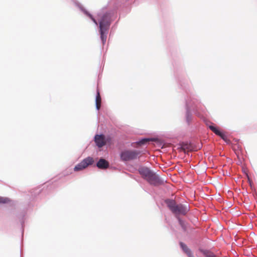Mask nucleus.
<instances>
[{"label": "nucleus", "instance_id": "1", "mask_svg": "<svg viewBox=\"0 0 257 257\" xmlns=\"http://www.w3.org/2000/svg\"><path fill=\"white\" fill-rule=\"evenodd\" d=\"M109 24V15L108 13L104 14L101 17L99 22L100 38L103 44L105 43L106 40L107 30Z\"/></svg>", "mask_w": 257, "mask_h": 257}, {"label": "nucleus", "instance_id": "2", "mask_svg": "<svg viewBox=\"0 0 257 257\" xmlns=\"http://www.w3.org/2000/svg\"><path fill=\"white\" fill-rule=\"evenodd\" d=\"M166 203L170 210L175 214L185 215L187 212V209L182 204H177L173 200L168 199Z\"/></svg>", "mask_w": 257, "mask_h": 257}, {"label": "nucleus", "instance_id": "3", "mask_svg": "<svg viewBox=\"0 0 257 257\" xmlns=\"http://www.w3.org/2000/svg\"><path fill=\"white\" fill-rule=\"evenodd\" d=\"M140 174L151 184H155L159 182L158 177L148 168L141 167L139 169Z\"/></svg>", "mask_w": 257, "mask_h": 257}, {"label": "nucleus", "instance_id": "4", "mask_svg": "<svg viewBox=\"0 0 257 257\" xmlns=\"http://www.w3.org/2000/svg\"><path fill=\"white\" fill-rule=\"evenodd\" d=\"M140 152L137 151H124L120 154V158L123 161H128L137 159Z\"/></svg>", "mask_w": 257, "mask_h": 257}, {"label": "nucleus", "instance_id": "5", "mask_svg": "<svg viewBox=\"0 0 257 257\" xmlns=\"http://www.w3.org/2000/svg\"><path fill=\"white\" fill-rule=\"evenodd\" d=\"M94 162L93 159L92 157H88L83 159L80 163L78 164L74 168L76 172L81 171L89 165H92Z\"/></svg>", "mask_w": 257, "mask_h": 257}, {"label": "nucleus", "instance_id": "6", "mask_svg": "<svg viewBox=\"0 0 257 257\" xmlns=\"http://www.w3.org/2000/svg\"><path fill=\"white\" fill-rule=\"evenodd\" d=\"M96 146L98 148H101L104 146L107 143L111 142V138L107 137L105 139V136L103 135H96L94 139Z\"/></svg>", "mask_w": 257, "mask_h": 257}, {"label": "nucleus", "instance_id": "7", "mask_svg": "<svg viewBox=\"0 0 257 257\" xmlns=\"http://www.w3.org/2000/svg\"><path fill=\"white\" fill-rule=\"evenodd\" d=\"M96 166L99 169H105L109 167V163L105 159H100L97 163Z\"/></svg>", "mask_w": 257, "mask_h": 257}, {"label": "nucleus", "instance_id": "8", "mask_svg": "<svg viewBox=\"0 0 257 257\" xmlns=\"http://www.w3.org/2000/svg\"><path fill=\"white\" fill-rule=\"evenodd\" d=\"M95 102H96V108L97 110H99L101 106V99L100 95V93H99V92L98 90H97V92Z\"/></svg>", "mask_w": 257, "mask_h": 257}, {"label": "nucleus", "instance_id": "9", "mask_svg": "<svg viewBox=\"0 0 257 257\" xmlns=\"http://www.w3.org/2000/svg\"><path fill=\"white\" fill-rule=\"evenodd\" d=\"M209 128L216 135L218 136L220 135L221 132L218 130L215 126L212 125L208 126Z\"/></svg>", "mask_w": 257, "mask_h": 257}, {"label": "nucleus", "instance_id": "10", "mask_svg": "<svg viewBox=\"0 0 257 257\" xmlns=\"http://www.w3.org/2000/svg\"><path fill=\"white\" fill-rule=\"evenodd\" d=\"M10 201L8 198L0 197V203H7Z\"/></svg>", "mask_w": 257, "mask_h": 257}, {"label": "nucleus", "instance_id": "11", "mask_svg": "<svg viewBox=\"0 0 257 257\" xmlns=\"http://www.w3.org/2000/svg\"><path fill=\"white\" fill-rule=\"evenodd\" d=\"M150 141V140L149 139H144L140 141L138 144L140 145H142L146 144L147 142H149Z\"/></svg>", "mask_w": 257, "mask_h": 257}, {"label": "nucleus", "instance_id": "12", "mask_svg": "<svg viewBox=\"0 0 257 257\" xmlns=\"http://www.w3.org/2000/svg\"><path fill=\"white\" fill-rule=\"evenodd\" d=\"M180 246L185 252L187 251L188 249H189V248L187 246V245L183 243V242L180 243Z\"/></svg>", "mask_w": 257, "mask_h": 257}, {"label": "nucleus", "instance_id": "13", "mask_svg": "<svg viewBox=\"0 0 257 257\" xmlns=\"http://www.w3.org/2000/svg\"><path fill=\"white\" fill-rule=\"evenodd\" d=\"M204 254H205L206 257H215L213 253L209 252L208 251H204Z\"/></svg>", "mask_w": 257, "mask_h": 257}, {"label": "nucleus", "instance_id": "14", "mask_svg": "<svg viewBox=\"0 0 257 257\" xmlns=\"http://www.w3.org/2000/svg\"><path fill=\"white\" fill-rule=\"evenodd\" d=\"M84 13H85V14L86 15H87V16H88V17H89V18H90V19L93 21V22L95 24L97 25V23L96 21V20H95L93 18L91 14H89V13H88L87 12H86V11H85V12H84Z\"/></svg>", "mask_w": 257, "mask_h": 257}, {"label": "nucleus", "instance_id": "15", "mask_svg": "<svg viewBox=\"0 0 257 257\" xmlns=\"http://www.w3.org/2000/svg\"><path fill=\"white\" fill-rule=\"evenodd\" d=\"M218 136L220 137L223 140H224L225 142H228V140L227 139V137L226 136L223 134V133L221 132L220 135H218Z\"/></svg>", "mask_w": 257, "mask_h": 257}, {"label": "nucleus", "instance_id": "16", "mask_svg": "<svg viewBox=\"0 0 257 257\" xmlns=\"http://www.w3.org/2000/svg\"><path fill=\"white\" fill-rule=\"evenodd\" d=\"M185 253L187 254L188 257H194L190 249L186 251Z\"/></svg>", "mask_w": 257, "mask_h": 257}, {"label": "nucleus", "instance_id": "17", "mask_svg": "<svg viewBox=\"0 0 257 257\" xmlns=\"http://www.w3.org/2000/svg\"><path fill=\"white\" fill-rule=\"evenodd\" d=\"M185 253L187 254L188 257H194L190 249L186 251Z\"/></svg>", "mask_w": 257, "mask_h": 257}, {"label": "nucleus", "instance_id": "18", "mask_svg": "<svg viewBox=\"0 0 257 257\" xmlns=\"http://www.w3.org/2000/svg\"><path fill=\"white\" fill-rule=\"evenodd\" d=\"M187 120L188 122H189L191 120V117L189 114H187Z\"/></svg>", "mask_w": 257, "mask_h": 257}]
</instances>
